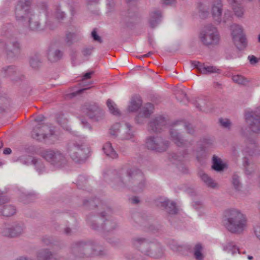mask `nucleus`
<instances>
[{
  "label": "nucleus",
  "instance_id": "nucleus-1",
  "mask_svg": "<svg viewBox=\"0 0 260 260\" xmlns=\"http://www.w3.org/2000/svg\"><path fill=\"white\" fill-rule=\"evenodd\" d=\"M105 178L111 181V185L115 189L128 187L139 192L142 190L145 185L143 174L139 170L134 168L109 171L105 174Z\"/></svg>",
  "mask_w": 260,
  "mask_h": 260
},
{
  "label": "nucleus",
  "instance_id": "nucleus-2",
  "mask_svg": "<svg viewBox=\"0 0 260 260\" xmlns=\"http://www.w3.org/2000/svg\"><path fill=\"white\" fill-rule=\"evenodd\" d=\"M70 258H85L98 256H105L108 251L97 242L78 241L73 242L70 247Z\"/></svg>",
  "mask_w": 260,
  "mask_h": 260
},
{
  "label": "nucleus",
  "instance_id": "nucleus-3",
  "mask_svg": "<svg viewBox=\"0 0 260 260\" xmlns=\"http://www.w3.org/2000/svg\"><path fill=\"white\" fill-rule=\"evenodd\" d=\"M224 225L230 232L240 234L247 226V218L240 210L230 209L225 212Z\"/></svg>",
  "mask_w": 260,
  "mask_h": 260
},
{
  "label": "nucleus",
  "instance_id": "nucleus-4",
  "mask_svg": "<svg viewBox=\"0 0 260 260\" xmlns=\"http://www.w3.org/2000/svg\"><path fill=\"white\" fill-rule=\"evenodd\" d=\"M132 242L136 248L146 255L159 258L164 255V249L159 243L150 242L142 237L133 238Z\"/></svg>",
  "mask_w": 260,
  "mask_h": 260
},
{
  "label": "nucleus",
  "instance_id": "nucleus-5",
  "mask_svg": "<svg viewBox=\"0 0 260 260\" xmlns=\"http://www.w3.org/2000/svg\"><path fill=\"white\" fill-rule=\"evenodd\" d=\"M66 150L71 158L78 163L84 162L90 153V148L86 144L75 140H71L67 143Z\"/></svg>",
  "mask_w": 260,
  "mask_h": 260
},
{
  "label": "nucleus",
  "instance_id": "nucleus-6",
  "mask_svg": "<svg viewBox=\"0 0 260 260\" xmlns=\"http://www.w3.org/2000/svg\"><path fill=\"white\" fill-rule=\"evenodd\" d=\"M101 217L99 215H89L87 220L90 226L94 230H103L105 232H110L117 228L116 221L113 218H109L103 220V219L107 215L105 212L100 213Z\"/></svg>",
  "mask_w": 260,
  "mask_h": 260
},
{
  "label": "nucleus",
  "instance_id": "nucleus-7",
  "mask_svg": "<svg viewBox=\"0 0 260 260\" xmlns=\"http://www.w3.org/2000/svg\"><path fill=\"white\" fill-rule=\"evenodd\" d=\"M200 42L207 46H214L219 44L220 40L217 28L211 24L204 26L199 35Z\"/></svg>",
  "mask_w": 260,
  "mask_h": 260
},
{
  "label": "nucleus",
  "instance_id": "nucleus-8",
  "mask_svg": "<svg viewBox=\"0 0 260 260\" xmlns=\"http://www.w3.org/2000/svg\"><path fill=\"white\" fill-rule=\"evenodd\" d=\"M25 226L22 222L4 223L0 227V234L9 238H15L22 236Z\"/></svg>",
  "mask_w": 260,
  "mask_h": 260
},
{
  "label": "nucleus",
  "instance_id": "nucleus-9",
  "mask_svg": "<svg viewBox=\"0 0 260 260\" xmlns=\"http://www.w3.org/2000/svg\"><path fill=\"white\" fill-rule=\"evenodd\" d=\"M146 146L148 149L162 152L169 148L170 142L160 136H150L146 139Z\"/></svg>",
  "mask_w": 260,
  "mask_h": 260
},
{
  "label": "nucleus",
  "instance_id": "nucleus-10",
  "mask_svg": "<svg viewBox=\"0 0 260 260\" xmlns=\"http://www.w3.org/2000/svg\"><path fill=\"white\" fill-rule=\"evenodd\" d=\"M30 2L29 0H19L15 9L16 20L22 23H25L33 13L29 9Z\"/></svg>",
  "mask_w": 260,
  "mask_h": 260
},
{
  "label": "nucleus",
  "instance_id": "nucleus-11",
  "mask_svg": "<svg viewBox=\"0 0 260 260\" xmlns=\"http://www.w3.org/2000/svg\"><path fill=\"white\" fill-rule=\"evenodd\" d=\"M54 134V128L45 124H38L33 129L31 137L39 141L49 139Z\"/></svg>",
  "mask_w": 260,
  "mask_h": 260
},
{
  "label": "nucleus",
  "instance_id": "nucleus-12",
  "mask_svg": "<svg viewBox=\"0 0 260 260\" xmlns=\"http://www.w3.org/2000/svg\"><path fill=\"white\" fill-rule=\"evenodd\" d=\"M54 134V128L45 124H38L33 129L31 137L39 141L49 139Z\"/></svg>",
  "mask_w": 260,
  "mask_h": 260
},
{
  "label": "nucleus",
  "instance_id": "nucleus-13",
  "mask_svg": "<svg viewBox=\"0 0 260 260\" xmlns=\"http://www.w3.org/2000/svg\"><path fill=\"white\" fill-rule=\"evenodd\" d=\"M245 120L250 129L253 133H259L260 132V107L257 108L254 111L247 112L245 115Z\"/></svg>",
  "mask_w": 260,
  "mask_h": 260
},
{
  "label": "nucleus",
  "instance_id": "nucleus-14",
  "mask_svg": "<svg viewBox=\"0 0 260 260\" xmlns=\"http://www.w3.org/2000/svg\"><path fill=\"white\" fill-rule=\"evenodd\" d=\"M40 12H34L24 23L28 28L33 31H40L45 29V25L41 18Z\"/></svg>",
  "mask_w": 260,
  "mask_h": 260
},
{
  "label": "nucleus",
  "instance_id": "nucleus-15",
  "mask_svg": "<svg viewBox=\"0 0 260 260\" xmlns=\"http://www.w3.org/2000/svg\"><path fill=\"white\" fill-rule=\"evenodd\" d=\"M179 128L177 124H174L170 129V136L171 140L178 147H187L192 145V142L183 138L179 131Z\"/></svg>",
  "mask_w": 260,
  "mask_h": 260
},
{
  "label": "nucleus",
  "instance_id": "nucleus-16",
  "mask_svg": "<svg viewBox=\"0 0 260 260\" xmlns=\"http://www.w3.org/2000/svg\"><path fill=\"white\" fill-rule=\"evenodd\" d=\"M232 35L235 45L239 49H242L246 45L245 36L241 26L234 24L231 26Z\"/></svg>",
  "mask_w": 260,
  "mask_h": 260
},
{
  "label": "nucleus",
  "instance_id": "nucleus-17",
  "mask_svg": "<svg viewBox=\"0 0 260 260\" xmlns=\"http://www.w3.org/2000/svg\"><path fill=\"white\" fill-rule=\"evenodd\" d=\"M21 51V45L16 40L8 41L5 45L4 53L6 57L11 59L19 55Z\"/></svg>",
  "mask_w": 260,
  "mask_h": 260
},
{
  "label": "nucleus",
  "instance_id": "nucleus-18",
  "mask_svg": "<svg viewBox=\"0 0 260 260\" xmlns=\"http://www.w3.org/2000/svg\"><path fill=\"white\" fill-rule=\"evenodd\" d=\"M167 124L166 118L161 115L152 118L148 124V130L154 133H159Z\"/></svg>",
  "mask_w": 260,
  "mask_h": 260
},
{
  "label": "nucleus",
  "instance_id": "nucleus-19",
  "mask_svg": "<svg viewBox=\"0 0 260 260\" xmlns=\"http://www.w3.org/2000/svg\"><path fill=\"white\" fill-rule=\"evenodd\" d=\"M87 115L93 120L99 121L103 119L105 117V113L103 110L96 105H89L87 107Z\"/></svg>",
  "mask_w": 260,
  "mask_h": 260
},
{
  "label": "nucleus",
  "instance_id": "nucleus-20",
  "mask_svg": "<svg viewBox=\"0 0 260 260\" xmlns=\"http://www.w3.org/2000/svg\"><path fill=\"white\" fill-rule=\"evenodd\" d=\"M245 143V147L242 150L244 154L252 156L258 155L260 154L259 147L254 140L247 139Z\"/></svg>",
  "mask_w": 260,
  "mask_h": 260
},
{
  "label": "nucleus",
  "instance_id": "nucleus-21",
  "mask_svg": "<svg viewBox=\"0 0 260 260\" xmlns=\"http://www.w3.org/2000/svg\"><path fill=\"white\" fill-rule=\"evenodd\" d=\"M153 105L151 103H147L135 118L136 122L138 124L143 123L145 119L148 118L153 113Z\"/></svg>",
  "mask_w": 260,
  "mask_h": 260
},
{
  "label": "nucleus",
  "instance_id": "nucleus-22",
  "mask_svg": "<svg viewBox=\"0 0 260 260\" xmlns=\"http://www.w3.org/2000/svg\"><path fill=\"white\" fill-rule=\"evenodd\" d=\"M157 206L164 207L170 215H175L178 213L176 203L168 199H160L157 203Z\"/></svg>",
  "mask_w": 260,
  "mask_h": 260
},
{
  "label": "nucleus",
  "instance_id": "nucleus-23",
  "mask_svg": "<svg viewBox=\"0 0 260 260\" xmlns=\"http://www.w3.org/2000/svg\"><path fill=\"white\" fill-rule=\"evenodd\" d=\"M19 72L14 66L4 67L1 71V74L4 77L10 78L12 80H17L19 79Z\"/></svg>",
  "mask_w": 260,
  "mask_h": 260
},
{
  "label": "nucleus",
  "instance_id": "nucleus-24",
  "mask_svg": "<svg viewBox=\"0 0 260 260\" xmlns=\"http://www.w3.org/2000/svg\"><path fill=\"white\" fill-rule=\"evenodd\" d=\"M36 256L38 260H59L58 256L48 248L39 250L37 252Z\"/></svg>",
  "mask_w": 260,
  "mask_h": 260
},
{
  "label": "nucleus",
  "instance_id": "nucleus-25",
  "mask_svg": "<svg viewBox=\"0 0 260 260\" xmlns=\"http://www.w3.org/2000/svg\"><path fill=\"white\" fill-rule=\"evenodd\" d=\"M134 137V132L132 125L128 123H125L121 126L118 138L122 140H129Z\"/></svg>",
  "mask_w": 260,
  "mask_h": 260
},
{
  "label": "nucleus",
  "instance_id": "nucleus-26",
  "mask_svg": "<svg viewBox=\"0 0 260 260\" xmlns=\"http://www.w3.org/2000/svg\"><path fill=\"white\" fill-rule=\"evenodd\" d=\"M63 54V52L61 50L51 47L48 50V59L51 62H55L62 58Z\"/></svg>",
  "mask_w": 260,
  "mask_h": 260
},
{
  "label": "nucleus",
  "instance_id": "nucleus-27",
  "mask_svg": "<svg viewBox=\"0 0 260 260\" xmlns=\"http://www.w3.org/2000/svg\"><path fill=\"white\" fill-rule=\"evenodd\" d=\"M222 12V4L221 0H214L212 4L211 13L213 17L219 21Z\"/></svg>",
  "mask_w": 260,
  "mask_h": 260
},
{
  "label": "nucleus",
  "instance_id": "nucleus-28",
  "mask_svg": "<svg viewBox=\"0 0 260 260\" xmlns=\"http://www.w3.org/2000/svg\"><path fill=\"white\" fill-rule=\"evenodd\" d=\"M67 162V159L64 154L59 150L56 152V154L52 159L50 164L53 166L60 168L63 166Z\"/></svg>",
  "mask_w": 260,
  "mask_h": 260
},
{
  "label": "nucleus",
  "instance_id": "nucleus-29",
  "mask_svg": "<svg viewBox=\"0 0 260 260\" xmlns=\"http://www.w3.org/2000/svg\"><path fill=\"white\" fill-rule=\"evenodd\" d=\"M162 14L160 10H155L150 14L149 24L151 28L155 27L160 22Z\"/></svg>",
  "mask_w": 260,
  "mask_h": 260
},
{
  "label": "nucleus",
  "instance_id": "nucleus-30",
  "mask_svg": "<svg viewBox=\"0 0 260 260\" xmlns=\"http://www.w3.org/2000/svg\"><path fill=\"white\" fill-rule=\"evenodd\" d=\"M102 149L107 157L111 159L118 158V155L110 142L105 143L103 146Z\"/></svg>",
  "mask_w": 260,
  "mask_h": 260
},
{
  "label": "nucleus",
  "instance_id": "nucleus-31",
  "mask_svg": "<svg viewBox=\"0 0 260 260\" xmlns=\"http://www.w3.org/2000/svg\"><path fill=\"white\" fill-rule=\"evenodd\" d=\"M58 151L57 149H45L41 150L39 155L50 164L53 156L55 155L56 152Z\"/></svg>",
  "mask_w": 260,
  "mask_h": 260
},
{
  "label": "nucleus",
  "instance_id": "nucleus-32",
  "mask_svg": "<svg viewBox=\"0 0 260 260\" xmlns=\"http://www.w3.org/2000/svg\"><path fill=\"white\" fill-rule=\"evenodd\" d=\"M228 2L232 6L235 15L239 17H242L244 14V10L239 1L238 0H228Z\"/></svg>",
  "mask_w": 260,
  "mask_h": 260
},
{
  "label": "nucleus",
  "instance_id": "nucleus-33",
  "mask_svg": "<svg viewBox=\"0 0 260 260\" xmlns=\"http://www.w3.org/2000/svg\"><path fill=\"white\" fill-rule=\"evenodd\" d=\"M16 213V207L12 205H6L0 208V215L6 217H10Z\"/></svg>",
  "mask_w": 260,
  "mask_h": 260
},
{
  "label": "nucleus",
  "instance_id": "nucleus-34",
  "mask_svg": "<svg viewBox=\"0 0 260 260\" xmlns=\"http://www.w3.org/2000/svg\"><path fill=\"white\" fill-rule=\"evenodd\" d=\"M199 175L202 181L206 184L207 187L213 188L216 187L217 184L207 174L203 172H200L199 173Z\"/></svg>",
  "mask_w": 260,
  "mask_h": 260
},
{
  "label": "nucleus",
  "instance_id": "nucleus-35",
  "mask_svg": "<svg viewBox=\"0 0 260 260\" xmlns=\"http://www.w3.org/2000/svg\"><path fill=\"white\" fill-rule=\"evenodd\" d=\"M212 168L213 170L218 172L223 171L224 168V165L222 164L221 159L215 155H214L212 157Z\"/></svg>",
  "mask_w": 260,
  "mask_h": 260
},
{
  "label": "nucleus",
  "instance_id": "nucleus-36",
  "mask_svg": "<svg viewBox=\"0 0 260 260\" xmlns=\"http://www.w3.org/2000/svg\"><path fill=\"white\" fill-rule=\"evenodd\" d=\"M142 104V102L140 98L138 97L134 98L131 100L128 110L130 112H135L140 108Z\"/></svg>",
  "mask_w": 260,
  "mask_h": 260
},
{
  "label": "nucleus",
  "instance_id": "nucleus-37",
  "mask_svg": "<svg viewBox=\"0 0 260 260\" xmlns=\"http://www.w3.org/2000/svg\"><path fill=\"white\" fill-rule=\"evenodd\" d=\"M223 249L225 252L234 254L237 252L240 253L239 249L232 242H228L223 246Z\"/></svg>",
  "mask_w": 260,
  "mask_h": 260
},
{
  "label": "nucleus",
  "instance_id": "nucleus-38",
  "mask_svg": "<svg viewBox=\"0 0 260 260\" xmlns=\"http://www.w3.org/2000/svg\"><path fill=\"white\" fill-rule=\"evenodd\" d=\"M243 166L247 174H250L254 171V165L247 157H244L243 158Z\"/></svg>",
  "mask_w": 260,
  "mask_h": 260
},
{
  "label": "nucleus",
  "instance_id": "nucleus-39",
  "mask_svg": "<svg viewBox=\"0 0 260 260\" xmlns=\"http://www.w3.org/2000/svg\"><path fill=\"white\" fill-rule=\"evenodd\" d=\"M203 248L200 243L197 244L194 247L193 255L197 260H203L204 256L202 253Z\"/></svg>",
  "mask_w": 260,
  "mask_h": 260
},
{
  "label": "nucleus",
  "instance_id": "nucleus-40",
  "mask_svg": "<svg viewBox=\"0 0 260 260\" xmlns=\"http://www.w3.org/2000/svg\"><path fill=\"white\" fill-rule=\"evenodd\" d=\"M232 79L234 82L240 85L246 86L249 82L246 78L241 75H233Z\"/></svg>",
  "mask_w": 260,
  "mask_h": 260
},
{
  "label": "nucleus",
  "instance_id": "nucleus-41",
  "mask_svg": "<svg viewBox=\"0 0 260 260\" xmlns=\"http://www.w3.org/2000/svg\"><path fill=\"white\" fill-rule=\"evenodd\" d=\"M10 101L5 96L0 94V112H4L10 106Z\"/></svg>",
  "mask_w": 260,
  "mask_h": 260
},
{
  "label": "nucleus",
  "instance_id": "nucleus-42",
  "mask_svg": "<svg viewBox=\"0 0 260 260\" xmlns=\"http://www.w3.org/2000/svg\"><path fill=\"white\" fill-rule=\"evenodd\" d=\"M175 124H177V126L182 129V128H184L186 129L187 133L189 134H193L194 132V129L193 126L188 123H185L183 122H177Z\"/></svg>",
  "mask_w": 260,
  "mask_h": 260
},
{
  "label": "nucleus",
  "instance_id": "nucleus-43",
  "mask_svg": "<svg viewBox=\"0 0 260 260\" xmlns=\"http://www.w3.org/2000/svg\"><path fill=\"white\" fill-rule=\"evenodd\" d=\"M219 69L214 66H204L199 69V72L203 74H211L218 73Z\"/></svg>",
  "mask_w": 260,
  "mask_h": 260
},
{
  "label": "nucleus",
  "instance_id": "nucleus-44",
  "mask_svg": "<svg viewBox=\"0 0 260 260\" xmlns=\"http://www.w3.org/2000/svg\"><path fill=\"white\" fill-rule=\"evenodd\" d=\"M169 245L172 250L178 253H182L186 249L184 246L180 245L174 241L171 242Z\"/></svg>",
  "mask_w": 260,
  "mask_h": 260
},
{
  "label": "nucleus",
  "instance_id": "nucleus-45",
  "mask_svg": "<svg viewBox=\"0 0 260 260\" xmlns=\"http://www.w3.org/2000/svg\"><path fill=\"white\" fill-rule=\"evenodd\" d=\"M107 105L110 112L115 115H118L120 114L119 110L117 108L116 104L112 101L111 100L108 99L107 101Z\"/></svg>",
  "mask_w": 260,
  "mask_h": 260
},
{
  "label": "nucleus",
  "instance_id": "nucleus-46",
  "mask_svg": "<svg viewBox=\"0 0 260 260\" xmlns=\"http://www.w3.org/2000/svg\"><path fill=\"white\" fill-rule=\"evenodd\" d=\"M122 126V125H121L119 123H116L113 124L110 128V134L115 137H118Z\"/></svg>",
  "mask_w": 260,
  "mask_h": 260
},
{
  "label": "nucleus",
  "instance_id": "nucleus-47",
  "mask_svg": "<svg viewBox=\"0 0 260 260\" xmlns=\"http://www.w3.org/2000/svg\"><path fill=\"white\" fill-rule=\"evenodd\" d=\"M20 161L24 165H33L37 162L35 157L31 156H23L20 158Z\"/></svg>",
  "mask_w": 260,
  "mask_h": 260
},
{
  "label": "nucleus",
  "instance_id": "nucleus-48",
  "mask_svg": "<svg viewBox=\"0 0 260 260\" xmlns=\"http://www.w3.org/2000/svg\"><path fill=\"white\" fill-rule=\"evenodd\" d=\"M232 182L235 189L237 190H240L242 188L240 177L237 174H235L233 175Z\"/></svg>",
  "mask_w": 260,
  "mask_h": 260
},
{
  "label": "nucleus",
  "instance_id": "nucleus-49",
  "mask_svg": "<svg viewBox=\"0 0 260 260\" xmlns=\"http://www.w3.org/2000/svg\"><path fill=\"white\" fill-rule=\"evenodd\" d=\"M57 122L64 129L67 131L69 130V126L67 124L68 120L63 115L59 116L57 118Z\"/></svg>",
  "mask_w": 260,
  "mask_h": 260
},
{
  "label": "nucleus",
  "instance_id": "nucleus-50",
  "mask_svg": "<svg viewBox=\"0 0 260 260\" xmlns=\"http://www.w3.org/2000/svg\"><path fill=\"white\" fill-rule=\"evenodd\" d=\"M29 63L32 68H38L41 64L40 59L37 56H34L30 58Z\"/></svg>",
  "mask_w": 260,
  "mask_h": 260
},
{
  "label": "nucleus",
  "instance_id": "nucleus-51",
  "mask_svg": "<svg viewBox=\"0 0 260 260\" xmlns=\"http://www.w3.org/2000/svg\"><path fill=\"white\" fill-rule=\"evenodd\" d=\"M69 9L72 16H74L79 9V5L77 3L72 1L69 4Z\"/></svg>",
  "mask_w": 260,
  "mask_h": 260
},
{
  "label": "nucleus",
  "instance_id": "nucleus-52",
  "mask_svg": "<svg viewBox=\"0 0 260 260\" xmlns=\"http://www.w3.org/2000/svg\"><path fill=\"white\" fill-rule=\"evenodd\" d=\"M176 98L178 100L180 101V102L186 103L188 100L186 97V93L182 90H179L176 93Z\"/></svg>",
  "mask_w": 260,
  "mask_h": 260
},
{
  "label": "nucleus",
  "instance_id": "nucleus-53",
  "mask_svg": "<svg viewBox=\"0 0 260 260\" xmlns=\"http://www.w3.org/2000/svg\"><path fill=\"white\" fill-rule=\"evenodd\" d=\"M219 122L220 125L222 127L228 129H230L232 126V123L229 119L220 118L219 120Z\"/></svg>",
  "mask_w": 260,
  "mask_h": 260
},
{
  "label": "nucleus",
  "instance_id": "nucleus-54",
  "mask_svg": "<svg viewBox=\"0 0 260 260\" xmlns=\"http://www.w3.org/2000/svg\"><path fill=\"white\" fill-rule=\"evenodd\" d=\"M196 158L198 161H201L205 156V150L204 148L201 147L200 150H197L195 154Z\"/></svg>",
  "mask_w": 260,
  "mask_h": 260
},
{
  "label": "nucleus",
  "instance_id": "nucleus-55",
  "mask_svg": "<svg viewBox=\"0 0 260 260\" xmlns=\"http://www.w3.org/2000/svg\"><path fill=\"white\" fill-rule=\"evenodd\" d=\"M91 36L93 39V40L95 42H98L100 44L103 43V40L102 38L99 36L97 33L96 28H94L91 33Z\"/></svg>",
  "mask_w": 260,
  "mask_h": 260
},
{
  "label": "nucleus",
  "instance_id": "nucleus-56",
  "mask_svg": "<svg viewBox=\"0 0 260 260\" xmlns=\"http://www.w3.org/2000/svg\"><path fill=\"white\" fill-rule=\"evenodd\" d=\"M87 183V178L83 175H81L79 177L77 181V186L78 187L82 188L84 187Z\"/></svg>",
  "mask_w": 260,
  "mask_h": 260
},
{
  "label": "nucleus",
  "instance_id": "nucleus-57",
  "mask_svg": "<svg viewBox=\"0 0 260 260\" xmlns=\"http://www.w3.org/2000/svg\"><path fill=\"white\" fill-rule=\"evenodd\" d=\"M93 49L94 47L92 46L84 47L81 50L82 54L85 57H88L92 54Z\"/></svg>",
  "mask_w": 260,
  "mask_h": 260
},
{
  "label": "nucleus",
  "instance_id": "nucleus-58",
  "mask_svg": "<svg viewBox=\"0 0 260 260\" xmlns=\"http://www.w3.org/2000/svg\"><path fill=\"white\" fill-rule=\"evenodd\" d=\"M36 160L37 162L35 164H33V165L35 166L37 170L39 172L41 173L43 172L45 170V166L42 161L38 158H36Z\"/></svg>",
  "mask_w": 260,
  "mask_h": 260
},
{
  "label": "nucleus",
  "instance_id": "nucleus-59",
  "mask_svg": "<svg viewBox=\"0 0 260 260\" xmlns=\"http://www.w3.org/2000/svg\"><path fill=\"white\" fill-rule=\"evenodd\" d=\"M188 153L187 150H185L183 152V153L180 155H178L177 154H174L173 155V157L174 159L177 160L179 161H181L183 159L188 155Z\"/></svg>",
  "mask_w": 260,
  "mask_h": 260
},
{
  "label": "nucleus",
  "instance_id": "nucleus-60",
  "mask_svg": "<svg viewBox=\"0 0 260 260\" xmlns=\"http://www.w3.org/2000/svg\"><path fill=\"white\" fill-rule=\"evenodd\" d=\"M62 232L67 236H71L74 234V231L70 227L66 226L62 230Z\"/></svg>",
  "mask_w": 260,
  "mask_h": 260
},
{
  "label": "nucleus",
  "instance_id": "nucleus-61",
  "mask_svg": "<svg viewBox=\"0 0 260 260\" xmlns=\"http://www.w3.org/2000/svg\"><path fill=\"white\" fill-rule=\"evenodd\" d=\"M83 204L84 206H89L90 207L96 206L95 202L93 200H90V201L85 200L83 202Z\"/></svg>",
  "mask_w": 260,
  "mask_h": 260
},
{
  "label": "nucleus",
  "instance_id": "nucleus-62",
  "mask_svg": "<svg viewBox=\"0 0 260 260\" xmlns=\"http://www.w3.org/2000/svg\"><path fill=\"white\" fill-rule=\"evenodd\" d=\"M205 104V102L202 100H200L198 101H196L194 103V105L196 107L197 109L199 110H202V107H203V104Z\"/></svg>",
  "mask_w": 260,
  "mask_h": 260
},
{
  "label": "nucleus",
  "instance_id": "nucleus-63",
  "mask_svg": "<svg viewBox=\"0 0 260 260\" xmlns=\"http://www.w3.org/2000/svg\"><path fill=\"white\" fill-rule=\"evenodd\" d=\"M248 58L250 63L252 65L256 64L258 62V59L253 55L249 56Z\"/></svg>",
  "mask_w": 260,
  "mask_h": 260
},
{
  "label": "nucleus",
  "instance_id": "nucleus-64",
  "mask_svg": "<svg viewBox=\"0 0 260 260\" xmlns=\"http://www.w3.org/2000/svg\"><path fill=\"white\" fill-rule=\"evenodd\" d=\"M203 143L205 145L209 146L213 144V140L209 138H204L203 139Z\"/></svg>",
  "mask_w": 260,
  "mask_h": 260
}]
</instances>
